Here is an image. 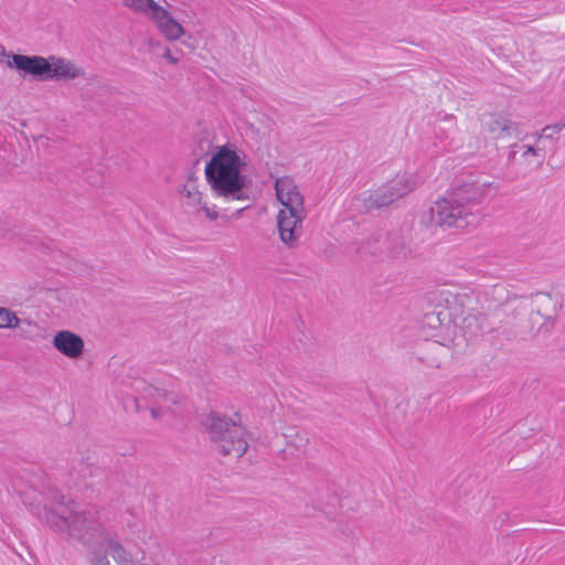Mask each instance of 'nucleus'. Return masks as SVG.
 Returning <instances> with one entry per match:
<instances>
[{
    "label": "nucleus",
    "mask_w": 565,
    "mask_h": 565,
    "mask_svg": "<svg viewBox=\"0 0 565 565\" xmlns=\"http://www.w3.org/2000/svg\"><path fill=\"white\" fill-rule=\"evenodd\" d=\"M180 193L188 199L186 204L198 206L202 204V193L193 180H189L180 190Z\"/></svg>",
    "instance_id": "obj_22"
},
{
    "label": "nucleus",
    "mask_w": 565,
    "mask_h": 565,
    "mask_svg": "<svg viewBox=\"0 0 565 565\" xmlns=\"http://www.w3.org/2000/svg\"><path fill=\"white\" fill-rule=\"evenodd\" d=\"M8 67L15 68L24 74L32 75L36 78L46 81L51 72L50 56L43 57L39 55H12V61L7 62Z\"/></svg>",
    "instance_id": "obj_8"
},
{
    "label": "nucleus",
    "mask_w": 565,
    "mask_h": 565,
    "mask_svg": "<svg viewBox=\"0 0 565 565\" xmlns=\"http://www.w3.org/2000/svg\"><path fill=\"white\" fill-rule=\"evenodd\" d=\"M132 402H134V404H135V408H136V411L138 412V411H139V398L134 397V398H132Z\"/></svg>",
    "instance_id": "obj_31"
},
{
    "label": "nucleus",
    "mask_w": 565,
    "mask_h": 565,
    "mask_svg": "<svg viewBox=\"0 0 565 565\" xmlns=\"http://www.w3.org/2000/svg\"><path fill=\"white\" fill-rule=\"evenodd\" d=\"M426 319L428 320L429 324L435 323V320H439V318L437 316H435L434 313L426 315Z\"/></svg>",
    "instance_id": "obj_30"
},
{
    "label": "nucleus",
    "mask_w": 565,
    "mask_h": 565,
    "mask_svg": "<svg viewBox=\"0 0 565 565\" xmlns=\"http://www.w3.org/2000/svg\"><path fill=\"white\" fill-rule=\"evenodd\" d=\"M163 57L171 64H177L179 62V57L172 54L170 49H167L163 53Z\"/></svg>",
    "instance_id": "obj_27"
},
{
    "label": "nucleus",
    "mask_w": 565,
    "mask_h": 565,
    "mask_svg": "<svg viewBox=\"0 0 565 565\" xmlns=\"http://www.w3.org/2000/svg\"><path fill=\"white\" fill-rule=\"evenodd\" d=\"M355 253L360 259L367 260L371 257H384L386 256L384 235H374L366 242L359 243Z\"/></svg>",
    "instance_id": "obj_17"
},
{
    "label": "nucleus",
    "mask_w": 565,
    "mask_h": 565,
    "mask_svg": "<svg viewBox=\"0 0 565 565\" xmlns=\"http://www.w3.org/2000/svg\"><path fill=\"white\" fill-rule=\"evenodd\" d=\"M142 398H149L152 404L164 403L167 411H172V406H181L184 403V397L175 392H169L152 385H146L142 391Z\"/></svg>",
    "instance_id": "obj_16"
},
{
    "label": "nucleus",
    "mask_w": 565,
    "mask_h": 565,
    "mask_svg": "<svg viewBox=\"0 0 565 565\" xmlns=\"http://www.w3.org/2000/svg\"><path fill=\"white\" fill-rule=\"evenodd\" d=\"M415 186V179L411 174H397L364 198V206L367 210L386 207L411 193Z\"/></svg>",
    "instance_id": "obj_5"
},
{
    "label": "nucleus",
    "mask_w": 565,
    "mask_h": 565,
    "mask_svg": "<svg viewBox=\"0 0 565 565\" xmlns=\"http://www.w3.org/2000/svg\"><path fill=\"white\" fill-rule=\"evenodd\" d=\"M202 210L204 211L205 213V216L210 220V221H216L218 218V213L216 211H213L211 210L210 207H207L205 204L202 205Z\"/></svg>",
    "instance_id": "obj_25"
},
{
    "label": "nucleus",
    "mask_w": 565,
    "mask_h": 565,
    "mask_svg": "<svg viewBox=\"0 0 565 565\" xmlns=\"http://www.w3.org/2000/svg\"><path fill=\"white\" fill-rule=\"evenodd\" d=\"M522 149H523V153H522L523 157H525L527 154L537 156L540 152V149H537L531 145L522 146Z\"/></svg>",
    "instance_id": "obj_26"
},
{
    "label": "nucleus",
    "mask_w": 565,
    "mask_h": 565,
    "mask_svg": "<svg viewBox=\"0 0 565 565\" xmlns=\"http://www.w3.org/2000/svg\"><path fill=\"white\" fill-rule=\"evenodd\" d=\"M102 548L104 550L106 559H108V553H110L118 565H131L134 562L131 553L118 541L111 539L107 532L106 540L102 543Z\"/></svg>",
    "instance_id": "obj_18"
},
{
    "label": "nucleus",
    "mask_w": 565,
    "mask_h": 565,
    "mask_svg": "<svg viewBox=\"0 0 565 565\" xmlns=\"http://www.w3.org/2000/svg\"><path fill=\"white\" fill-rule=\"evenodd\" d=\"M563 138L565 139V135L563 136Z\"/></svg>",
    "instance_id": "obj_35"
},
{
    "label": "nucleus",
    "mask_w": 565,
    "mask_h": 565,
    "mask_svg": "<svg viewBox=\"0 0 565 565\" xmlns=\"http://www.w3.org/2000/svg\"><path fill=\"white\" fill-rule=\"evenodd\" d=\"M484 127L495 139L519 135V124L502 114H491Z\"/></svg>",
    "instance_id": "obj_13"
},
{
    "label": "nucleus",
    "mask_w": 565,
    "mask_h": 565,
    "mask_svg": "<svg viewBox=\"0 0 565 565\" xmlns=\"http://www.w3.org/2000/svg\"><path fill=\"white\" fill-rule=\"evenodd\" d=\"M50 60H51L52 66H51V72L47 75L49 79L71 81V79H74V78H77V77L84 75L83 68L76 66L74 63H72L65 58L57 57L55 55H51Z\"/></svg>",
    "instance_id": "obj_14"
},
{
    "label": "nucleus",
    "mask_w": 565,
    "mask_h": 565,
    "mask_svg": "<svg viewBox=\"0 0 565 565\" xmlns=\"http://www.w3.org/2000/svg\"><path fill=\"white\" fill-rule=\"evenodd\" d=\"M515 154H516V151H514V150L510 151V153H509V160L514 159V158H515Z\"/></svg>",
    "instance_id": "obj_33"
},
{
    "label": "nucleus",
    "mask_w": 565,
    "mask_h": 565,
    "mask_svg": "<svg viewBox=\"0 0 565 565\" xmlns=\"http://www.w3.org/2000/svg\"><path fill=\"white\" fill-rule=\"evenodd\" d=\"M480 320H481V326H482L484 321H488V318H486V317H480Z\"/></svg>",
    "instance_id": "obj_34"
},
{
    "label": "nucleus",
    "mask_w": 565,
    "mask_h": 565,
    "mask_svg": "<svg viewBox=\"0 0 565 565\" xmlns=\"http://www.w3.org/2000/svg\"><path fill=\"white\" fill-rule=\"evenodd\" d=\"M244 164L234 145L226 143L216 148L204 169L206 181L216 196L226 200L248 199L247 177L242 173Z\"/></svg>",
    "instance_id": "obj_2"
},
{
    "label": "nucleus",
    "mask_w": 565,
    "mask_h": 565,
    "mask_svg": "<svg viewBox=\"0 0 565 565\" xmlns=\"http://www.w3.org/2000/svg\"><path fill=\"white\" fill-rule=\"evenodd\" d=\"M306 215L288 213L281 210L278 213L277 226L282 243L289 247H295L301 233V223Z\"/></svg>",
    "instance_id": "obj_9"
},
{
    "label": "nucleus",
    "mask_w": 565,
    "mask_h": 565,
    "mask_svg": "<svg viewBox=\"0 0 565 565\" xmlns=\"http://www.w3.org/2000/svg\"><path fill=\"white\" fill-rule=\"evenodd\" d=\"M531 136L535 139V141H540L542 139V138H539L540 132H534Z\"/></svg>",
    "instance_id": "obj_32"
},
{
    "label": "nucleus",
    "mask_w": 565,
    "mask_h": 565,
    "mask_svg": "<svg viewBox=\"0 0 565 565\" xmlns=\"http://www.w3.org/2000/svg\"><path fill=\"white\" fill-rule=\"evenodd\" d=\"M489 190L486 183H463L437 200L430 209L431 221L439 226L463 228L475 224L478 218L473 207L481 204Z\"/></svg>",
    "instance_id": "obj_3"
},
{
    "label": "nucleus",
    "mask_w": 565,
    "mask_h": 565,
    "mask_svg": "<svg viewBox=\"0 0 565 565\" xmlns=\"http://www.w3.org/2000/svg\"><path fill=\"white\" fill-rule=\"evenodd\" d=\"M275 190L278 201L285 206L284 210L288 213L306 215L303 196L291 178L277 179Z\"/></svg>",
    "instance_id": "obj_7"
},
{
    "label": "nucleus",
    "mask_w": 565,
    "mask_h": 565,
    "mask_svg": "<svg viewBox=\"0 0 565 565\" xmlns=\"http://www.w3.org/2000/svg\"><path fill=\"white\" fill-rule=\"evenodd\" d=\"M49 500L54 504L45 513L47 525L65 540H73L90 553L93 565H108L102 543L106 530L92 511L78 510L74 500L67 499L57 489H50Z\"/></svg>",
    "instance_id": "obj_1"
},
{
    "label": "nucleus",
    "mask_w": 565,
    "mask_h": 565,
    "mask_svg": "<svg viewBox=\"0 0 565 565\" xmlns=\"http://www.w3.org/2000/svg\"><path fill=\"white\" fill-rule=\"evenodd\" d=\"M275 190L278 201L285 206L284 210L288 213L306 215L303 196L291 178L277 179Z\"/></svg>",
    "instance_id": "obj_6"
},
{
    "label": "nucleus",
    "mask_w": 565,
    "mask_h": 565,
    "mask_svg": "<svg viewBox=\"0 0 565 565\" xmlns=\"http://www.w3.org/2000/svg\"><path fill=\"white\" fill-rule=\"evenodd\" d=\"M53 347L68 359H78L84 352V340L70 330H61L52 340Z\"/></svg>",
    "instance_id": "obj_10"
},
{
    "label": "nucleus",
    "mask_w": 565,
    "mask_h": 565,
    "mask_svg": "<svg viewBox=\"0 0 565 565\" xmlns=\"http://www.w3.org/2000/svg\"><path fill=\"white\" fill-rule=\"evenodd\" d=\"M531 296L535 298V309L532 310V313L535 312L545 320L553 321L563 307L562 300L554 299L548 292H536Z\"/></svg>",
    "instance_id": "obj_15"
},
{
    "label": "nucleus",
    "mask_w": 565,
    "mask_h": 565,
    "mask_svg": "<svg viewBox=\"0 0 565 565\" xmlns=\"http://www.w3.org/2000/svg\"><path fill=\"white\" fill-rule=\"evenodd\" d=\"M386 257L395 260H404L411 254L409 239L401 231H391L384 235Z\"/></svg>",
    "instance_id": "obj_12"
},
{
    "label": "nucleus",
    "mask_w": 565,
    "mask_h": 565,
    "mask_svg": "<svg viewBox=\"0 0 565 565\" xmlns=\"http://www.w3.org/2000/svg\"><path fill=\"white\" fill-rule=\"evenodd\" d=\"M131 565H148V564L146 563L145 553L142 552V554H141V557H140V558L136 557V561H134Z\"/></svg>",
    "instance_id": "obj_29"
},
{
    "label": "nucleus",
    "mask_w": 565,
    "mask_h": 565,
    "mask_svg": "<svg viewBox=\"0 0 565 565\" xmlns=\"http://www.w3.org/2000/svg\"><path fill=\"white\" fill-rule=\"evenodd\" d=\"M513 335L512 330L502 327H491L484 332L487 341L497 349H501L504 345L503 338L510 341Z\"/></svg>",
    "instance_id": "obj_19"
},
{
    "label": "nucleus",
    "mask_w": 565,
    "mask_h": 565,
    "mask_svg": "<svg viewBox=\"0 0 565 565\" xmlns=\"http://www.w3.org/2000/svg\"><path fill=\"white\" fill-rule=\"evenodd\" d=\"M21 319L8 308L0 307V328H18Z\"/></svg>",
    "instance_id": "obj_23"
},
{
    "label": "nucleus",
    "mask_w": 565,
    "mask_h": 565,
    "mask_svg": "<svg viewBox=\"0 0 565 565\" xmlns=\"http://www.w3.org/2000/svg\"><path fill=\"white\" fill-rule=\"evenodd\" d=\"M164 412L166 411L163 407H156V406L150 407L151 417L153 419H159L164 414Z\"/></svg>",
    "instance_id": "obj_28"
},
{
    "label": "nucleus",
    "mask_w": 565,
    "mask_h": 565,
    "mask_svg": "<svg viewBox=\"0 0 565 565\" xmlns=\"http://www.w3.org/2000/svg\"><path fill=\"white\" fill-rule=\"evenodd\" d=\"M205 433L215 449L223 456L241 458L248 448L247 430L239 413L234 416L211 411L202 420Z\"/></svg>",
    "instance_id": "obj_4"
},
{
    "label": "nucleus",
    "mask_w": 565,
    "mask_h": 565,
    "mask_svg": "<svg viewBox=\"0 0 565 565\" xmlns=\"http://www.w3.org/2000/svg\"><path fill=\"white\" fill-rule=\"evenodd\" d=\"M124 6L137 13L147 14L150 19L154 8L160 7L154 0H122Z\"/></svg>",
    "instance_id": "obj_20"
},
{
    "label": "nucleus",
    "mask_w": 565,
    "mask_h": 565,
    "mask_svg": "<svg viewBox=\"0 0 565 565\" xmlns=\"http://www.w3.org/2000/svg\"><path fill=\"white\" fill-rule=\"evenodd\" d=\"M150 19L169 41H175L184 33L183 26L161 6L154 8Z\"/></svg>",
    "instance_id": "obj_11"
},
{
    "label": "nucleus",
    "mask_w": 565,
    "mask_h": 565,
    "mask_svg": "<svg viewBox=\"0 0 565 565\" xmlns=\"http://www.w3.org/2000/svg\"><path fill=\"white\" fill-rule=\"evenodd\" d=\"M12 55H17L15 53L8 52L3 45L0 44V63H6L8 61H12Z\"/></svg>",
    "instance_id": "obj_24"
},
{
    "label": "nucleus",
    "mask_w": 565,
    "mask_h": 565,
    "mask_svg": "<svg viewBox=\"0 0 565 565\" xmlns=\"http://www.w3.org/2000/svg\"><path fill=\"white\" fill-rule=\"evenodd\" d=\"M565 129V117L558 121L546 125L540 131L539 138H543L544 140L555 142L561 139L558 136Z\"/></svg>",
    "instance_id": "obj_21"
}]
</instances>
